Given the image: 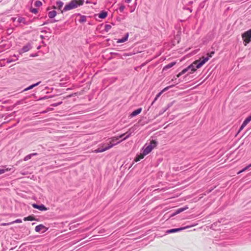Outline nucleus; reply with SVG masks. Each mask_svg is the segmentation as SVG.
<instances>
[{
    "instance_id": "nucleus-33",
    "label": "nucleus",
    "mask_w": 251,
    "mask_h": 251,
    "mask_svg": "<svg viewBox=\"0 0 251 251\" xmlns=\"http://www.w3.org/2000/svg\"><path fill=\"white\" fill-rule=\"evenodd\" d=\"M11 224H12L11 222L8 223H1L0 224V226H9V225H10Z\"/></svg>"
},
{
    "instance_id": "nucleus-16",
    "label": "nucleus",
    "mask_w": 251,
    "mask_h": 251,
    "mask_svg": "<svg viewBox=\"0 0 251 251\" xmlns=\"http://www.w3.org/2000/svg\"><path fill=\"white\" fill-rule=\"evenodd\" d=\"M188 209V207L187 206H186L184 207H182V208H178V209L176 210V211L175 212V214H179L180 213V212H183V211L186 210Z\"/></svg>"
},
{
    "instance_id": "nucleus-30",
    "label": "nucleus",
    "mask_w": 251,
    "mask_h": 251,
    "mask_svg": "<svg viewBox=\"0 0 251 251\" xmlns=\"http://www.w3.org/2000/svg\"><path fill=\"white\" fill-rule=\"evenodd\" d=\"M162 94V93L161 92H159L155 97L154 100V101H156L158 98L161 96V95Z\"/></svg>"
},
{
    "instance_id": "nucleus-36",
    "label": "nucleus",
    "mask_w": 251,
    "mask_h": 251,
    "mask_svg": "<svg viewBox=\"0 0 251 251\" xmlns=\"http://www.w3.org/2000/svg\"><path fill=\"white\" fill-rule=\"evenodd\" d=\"M251 167V164L249 165L248 166H247L246 167H245V168H244L243 169V171H245L246 170H247V169H248L250 167Z\"/></svg>"
},
{
    "instance_id": "nucleus-4",
    "label": "nucleus",
    "mask_w": 251,
    "mask_h": 251,
    "mask_svg": "<svg viewBox=\"0 0 251 251\" xmlns=\"http://www.w3.org/2000/svg\"><path fill=\"white\" fill-rule=\"evenodd\" d=\"M157 142L155 140H151L150 145L147 146L143 151L144 154H148L156 146Z\"/></svg>"
},
{
    "instance_id": "nucleus-9",
    "label": "nucleus",
    "mask_w": 251,
    "mask_h": 251,
    "mask_svg": "<svg viewBox=\"0 0 251 251\" xmlns=\"http://www.w3.org/2000/svg\"><path fill=\"white\" fill-rule=\"evenodd\" d=\"M64 4V3L61 1V0H57L56 2V7L57 9L60 10L61 11V13H62L63 11H64L63 10H62L61 8Z\"/></svg>"
},
{
    "instance_id": "nucleus-23",
    "label": "nucleus",
    "mask_w": 251,
    "mask_h": 251,
    "mask_svg": "<svg viewBox=\"0 0 251 251\" xmlns=\"http://www.w3.org/2000/svg\"><path fill=\"white\" fill-rule=\"evenodd\" d=\"M251 121V115L248 117L243 122V124L247 126V125Z\"/></svg>"
},
{
    "instance_id": "nucleus-19",
    "label": "nucleus",
    "mask_w": 251,
    "mask_h": 251,
    "mask_svg": "<svg viewBox=\"0 0 251 251\" xmlns=\"http://www.w3.org/2000/svg\"><path fill=\"white\" fill-rule=\"evenodd\" d=\"M48 15L50 18H53L56 15V12L54 10L50 11L49 12Z\"/></svg>"
},
{
    "instance_id": "nucleus-32",
    "label": "nucleus",
    "mask_w": 251,
    "mask_h": 251,
    "mask_svg": "<svg viewBox=\"0 0 251 251\" xmlns=\"http://www.w3.org/2000/svg\"><path fill=\"white\" fill-rule=\"evenodd\" d=\"M171 87H172V86L166 87L165 88H164L161 92L163 93L164 92L167 91V90H168Z\"/></svg>"
},
{
    "instance_id": "nucleus-11",
    "label": "nucleus",
    "mask_w": 251,
    "mask_h": 251,
    "mask_svg": "<svg viewBox=\"0 0 251 251\" xmlns=\"http://www.w3.org/2000/svg\"><path fill=\"white\" fill-rule=\"evenodd\" d=\"M142 110V108H139L134 110L130 114V117H133L137 115L138 114H140Z\"/></svg>"
},
{
    "instance_id": "nucleus-13",
    "label": "nucleus",
    "mask_w": 251,
    "mask_h": 251,
    "mask_svg": "<svg viewBox=\"0 0 251 251\" xmlns=\"http://www.w3.org/2000/svg\"><path fill=\"white\" fill-rule=\"evenodd\" d=\"M176 64V62H173L171 63H169L163 67V71L167 70L168 69L173 67Z\"/></svg>"
},
{
    "instance_id": "nucleus-14",
    "label": "nucleus",
    "mask_w": 251,
    "mask_h": 251,
    "mask_svg": "<svg viewBox=\"0 0 251 251\" xmlns=\"http://www.w3.org/2000/svg\"><path fill=\"white\" fill-rule=\"evenodd\" d=\"M128 36H129V34L128 33H126L124 37L122 38V39H119L117 41V43H124V42H126V41L127 40Z\"/></svg>"
},
{
    "instance_id": "nucleus-26",
    "label": "nucleus",
    "mask_w": 251,
    "mask_h": 251,
    "mask_svg": "<svg viewBox=\"0 0 251 251\" xmlns=\"http://www.w3.org/2000/svg\"><path fill=\"white\" fill-rule=\"evenodd\" d=\"M31 157L32 156L30 154H28L24 157V161H27V160H29L31 158Z\"/></svg>"
},
{
    "instance_id": "nucleus-31",
    "label": "nucleus",
    "mask_w": 251,
    "mask_h": 251,
    "mask_svg": "<svg viewBox=\"0 0 251 251\" xmlns=\"http://www.w3.org/2000/svg\"><path fill=\"white\" fill-rule=\"evenodd\" d=\"M188 68L187 67L186 68L183 69L181 72H180V74L182 75L184 74L185 73H186L188 71Z\"/></svg>"
},
{
    "instance_id": "nucleus-38",
    "label": "nucleus",
    "mask_w": 251,
    "mask_h": 251,
    "mask_svg": "<svg viewBox=\"0 0 251 251\" xmlns=\"http://www.w3.org/2000/svg\"><path fill=\"white\" fill-rule=\"evenodd\" d=\"M61 103H62V102H58V103H57L53 104L52 105L53 106H57L61 104Z\"/></svg>"
},
{
    "instance_id": "nucleus-10",
    "label": "nucleus",
    "mask_w": 251,
    "mask_h": 251,
    "mask_svg": "<svg viewBox=\"0 0 251 251\" xmlns=\"http://www.w3.org/2000/svg\"><path fill=\"white\" fill-rule=\"evenodd\" d=\"M121 142V141H118L116 143H113L111 141H110L106 145L107 146H105L104 147V149L105 151H107L111 148H112L114 145H117V144H119Z\"/></svg>"
},
{
    "instance_id": "nucleus-15",
    "label": "nucleus",
    "mask_w": 251,
    "mask_h": 251,
    "mask_svg": "<svg viewBox=\"0 0 251 251\" xmlns=\"http://www.w3.org/2000/svg\"><path fill=\"white\" fill-rule=\"evenodd\" d=\"M24 220L25 221H38L37 219H36L34 216H29L26 217H25L24 218Z\"/></svg>"
},
{
    "instance_id": "nucleus-39",
    "label": "nucleus",
    "mask_w": 251,
    "mask_h": 251,
    "mask_svg": "<svg viewBox=\"0 0 251 251\" xmlns=\"http://www.w3.org/2000/svg\"><path fill=\"white\" fill-rule=\"evenodd\" d=\"M125 8V6H122L120 7L119 9L121 11H123V10Z\"/></svg>"
},
{
    "instance_id": "nucleus-2",
    "label": "nucleus",
    "mask_w": 251,
    "mask_h": 251,
    "mask_svg": "<svg viewBox=\"0 0 251 251\" xmlns=\"http://www.w3.org/2000/svg\"><path fill=\"white\" fill-rule=\"evenodd\" d=\"M83 3L84 0H73L65 6L63 10L67 11L76 8L78 6L82 5Z\"/></svg>"
},
{
    "instance_id": "nucleus-25",
    "label": "nucleus",
    "mask_w": 251,
    "mask_h": 251,
    "mask_svg": "<svg viewBox=\"0 0 251 251\" xmlns=\"http://www.w3.org/2000/svg\"><path fill=\"white\" fill-rule=\"evenodd\" d=\"M11 169L6 168L5 169H0V175L4 174L6 172L10 171Z\"/></svg>"
},
{
    "instance_id": "nucleus-29",
    "label": "nucleus",
    "mask_w": 251,
    "mask_h": 251,
    "mask_svg": "<svg viewBox=\"0 0 251 251\" xmlns=\"http://www.w3.org/2000/svg\"><path fill=\"white\" fill-rule=\"evenodd\" d=\"M246 126L244 124L242 123L241 126H240L239 130L238 131V133L240 132Z\"/></svg>"
},
{
    "instance_id": "nucleus-42",
    "label": "nucleus",
    "mask_w": 251,
    "mask_h": 251,
    "mask_svg": "<svg viewBox=\"0 0 251 251\" xmlns=\"http://www.w3.org/2000/svg\"><path fill=\"white\" fill-rule=\"evenodd\" d=\"M30 154L31 155V156H33L37 155V153H31Z\"/></svg>"
},
{
    "instance_id": "nucleus-1",
    "label": "nucleus",
    "mask_w": 251,
    "mask_h": 251,
    "mask_svg": "<svg viewBox=\"0 0 251 251\" xmlns=\"http://www.w3.org/2000/svg\"><path fill=\"white\" fill-rule=\"evenodd\" d=\"M208 57H205L203 56L199 59L195 61L187 67L189 70H191V72L189 73H193L197 70V69L200 68L202 66H203L207 61H208Z\"/></svg>"
},
{
    "instance_id": "nucleus-20",
    "label": "nucleus",
    "mask_w": 251,
    "mask_h": 251,
    "mask_svg": "<svg viewBox=\"0 0 251 251\" xmlns=\"http://www.w3.org/2000/svg\"><path fill=\"white\" fill-rule=\"evenodd\" d=\"M78 21L80 23H85L86 21V17L85 16L81 15Z\"/></svg>"
},
{
    "instance_id": "nucleus-12",
    "label": "nucleus",
    "mask_w": 251,
    "mask_h": 251,
    "mask_svg": "<svg viewBox=\"0 0 251 251\" xmlns=\"http://www.w3.org/2000/svg\"><path fill=\"white\" fill-rule=\"evenodd\" d=\"M145 155H146V154H144V152H143V153H140L139 155L136 156L134 159V161L138 162L140 161L141 159H143Z\"/></svg>"
},
{
    "instance_id": "nucleus-18",
    "label": "nucleus",
    "mask_w": 251,
    "mask_h": 251,
    "mask_svg": "<svg viewBox=\"0 0 251 251\" xmlns=\"http://www.w3.org/2000/svg\"><path fill=\"white\" fill-rule=\"evenodd\" d=\"M107 15V13L106 12L102 11L99 14V17L100 19L105 18Z\"/></svg>"
},
{
    "instance_id": "nucleus-6",
    "label": "nucleus",
    "mask_w": 251,
    "mask_h": 251,
    "mask_svg": "<svg viewBox=\"0 0 251 251\" xmlns=\"http://www.w3.org/2000/svg\"><path fill=\"white\" fill-rule=\"evenodd\" d=\"M35 230L37 232H45L47 230L46 227L43 225H39L35 227Z\"/></svg>"
},
{
    "instance_id": "nucleus-34",
    "label": "nucleus",
    "mask_w": 251,
    "mask_h": 251,
    "mask_svg": "<svg viewBox=\"0 0 251 251\" xmlns=\"http://www.w3.org/2000/svg\"><path fill=\"white\" fill-rule=\"evenodd\" d=\"M214 54V51H211L210 53H207V57H208L209 58L210 57H211L212 56V55Z\"/></svg>"
},
{
    "instance_id": "nucleus-28",
    "label": "nucleus",
    "mask_w": 251,
    "mask_h": 251,
    "mask_svg": "<svg viewBox=\"0 0 251 251\" xmlns=\"http://www.w3.org/2000/svg\"><path fill=\"white\" fill-rule=\"evenodd\" d=\"M30 12L34 14H36L38 12V10L36 8H31Z\"/></svg>"
},
{
    "instance_id": "nucleus-35",
    "label": "nucleus",
    "mask_w": 251,
    "mask_h": 251,
    "mask_svg": "<svg viewBox=\"0 0 251 251\" xmlns=\"http://www.w3.org/2000/svg\"><path fill=\"white\" fill-rule=\"evenodd\" d=\"M105 146H107L105 144L103 143L100 145V148H104Z\"/></svg>"
},
{
    "instance_id": "nucleus-43",
    "label": "nucleus",
    "mask_w": 251,
    "mask_h": 251,
    "mask_svg": "<svg viewBox=\"0 0 251 251\" xmlns=\"http://www.w3.org/2000/svg\"><path fill=\"white\" fill-rule=\"evenodd\" d=\"M244 172V171H243V170H242L240 171H239L237 174H240V173H242V172Z\"/></svg>"
},
{
    "instance_id": "nucleus-3",
    "label": "nucleus",
    "mask_w": 251,
    "mask_h": 251,
    "mask_svg": "<svg viewBox=\"0 0 251 251\" xmlns=\"http://www.w3.org/2000/svg\"><path fill=\"white\" fill-rule=\"evenodd\" d=\"M242 38L245 46H246L247 44L249 43L251 39V28L244 32L242 34Z\"/></svg>"
},
{
    "instance_id": "nucleus-17",
    "label": "nucleus",
    "mask_w": 251,
    "mask_h": 251,
    "mask_svg": "<svg viewBox=\"0 0 251 251\" xmlns=\"http://www.w3.org/2000/svg\"><path fill=\"white\" fill-rule=\"evenodd\" d=\"M40 83V82H37V83H35V84H32V85H31L29 86V87H28L26 88L25 89H24V91H27V90H30V89H31L33 88L34 87H35V86H36L38 85Z\"/></svg>"
},
{
    "instance_id": "nucleus-24",
    "label": "nucleus",
    "mask_w": 251,
    "mask_h": 251,
    "mask_svg": "<svg viewBox=\"0 0 251 251\" xmlns=\"http://www.w3.org/2000/svg\"><path fill=\"white\" fill-rule=\"evenodd\" d=\"M42 4V2L39 0H36L34 3V5L36 7H40Z\"/></svg>"
},
{
    "instance_id": "nucleus-8",
    "label": "nucleus",
    "mask_w": 251,
    "mask_h": 251,
    "mask_svg": "<svg viewBox=\"0 0 251 251\" xmlns=\"http://www.w3.org/2000/svg\"><path fill=\"white\" fill-rule=\"evenodd\" d=\"M188 227V226H186V227H180V228H178L171 229L167 230L166 232L168 233H174V232L179 231H181L182 230L186 229Z\"/></svg>"
},
{
    "instance_id": "nucleus-40",
    "label": "nucleus",
    "mask_w": 251,
    "mask_h": 251,
    "mask_svg": "<svg viewBox=\"0 0 251 251\" xmlns=\"http://www.w3.org/2000/svg\"><path fill=\"white\" fill-rule=\"evenodd\" d=\"M125 2L127 3H129L131 2V0H124Z\"/></svg>"
},
{
    "instance_id": "nucleus-27",
    "label": "nucleus",
    "mask_w": 251,
    "mask_h": 251,
    "mask_svg": "<svg viewBox=\"0 0 251 251\" xmlns=\"http://www.w3.org/2000/svg\"><path fill=\"white\" fill-rule=\"evenodd\" d=\"M22 222V221L21 219H17L15 221L11 222V223L12 224H13L14 223H21Z\"/></svg>"
},
{
    "instance_id": "nucleus-22",
    "label": "nucleus",
    "mask_w": 251,
    "mask_h": 251,
    "mask_svg": "<svg viewBox=\"0 0 251 251\" xmlns=\"http://www.w3.org/2000/svg\"><path fill=\"white\" fill-rule=\"evenodd\" d=\"M121 137H119V136H114L110 138V141H111L113 143H115L117 140H118Z\"/></svg>"
},
{
    "instance_id": "nucleus-7",
    "label": "nucleus",
    "mask_w": 251,
    "mask_h": 251,
    "mask_svg": "<svg viewBox=\"0 0 251 251\" xmlns=\"http://www.w3.org/2000/svg\"><path fill=\"white\" fill-rule=\"evenodd\" d=\"M32 206L33 208L37 209L40 211H46L47 210V208L43 204L37 205L34 203L32 204Z\"/></svg>"
},
{
    "instance_id": "nucleus-5",
    "label": "nucleus",
    "mask_w": 251,
    "mask_h": 251,
    "mask_svg": "<svg viewBox=\"0 0 251 251\" xmlns=\"http://www.w3.org/2000/svg\"><path fill=\"white\" fill-rule=\"evenodd\" d=\"M134 129H133V127H131L130 128H129L128 129V130L126 132V133H124V134H122L121 135H120L119 136V137H121L122 138L123 136H126L121 141H120L121 142H122V141H124V140H126V139H127L128 137H129L132 133L134 132Z\"/></svg>"
},
{
    "instance_id": "nucleus-44",
    "label": "nucleus",
    "mask_w": 251,
    "mask_h": 251,
    "mask_svg": "<svg viewBox=\"0 0 251 251\" xmlns=\"http://www.w3.org/2000/svg\"><path fill=\"white\" fill-rule=\"evenodd\" d=\"M52 7H53V9H57L56 7V5L53 6Z\"/></svg>"
},
{
    "instance_id": "nucleus-41",
    "label": "nucleus",
    "mask_w": 251,
    "mask_h": 251,
    "mask_svg": "<svg viewBox=\"0 0 251 251\" xmlns=\"http://www.w3.org/2000/svg\"><path fill=\"white\" fill-rule=\"evenodd\" d=\"M181 75H182V74H180V72L179 74H178L176 75V78H178V77H179L180 76H181Z\"/></svg>"
},
{
    "instance_id": "nucleus-21",
    "label": "nucleus",
    "mask_w": 251,
    "mask_h": 251,
    "mask_svg": "<svg viewBox=\"0 0 251 251\" xmlns=\"http://www.w3.org/2000/svg\"><path fill=\"white\" fill-rule=\"evenodd\" d=\"M106 151L104 148H98L97 149L95 150L94 151H93L95 153H99V152H102L103 151Z\"/></svg>"
},
{
    "instance_id": "nucleus-37",
    "label": "nucleus",
    "mask_w": 251,
    "mask_h": 251,
    "mask_svg": "<svg viewBox=\"0 0 251 251\" xmlns=\"http://www.w3.org/2000/svg\"><path fill=\"white\" fill-rule=\"evenodd\" d=\"M23 50L24 52L27 51L28 50V49L27 47H24L23 48Z\"/></svg>"
}]
</instances>
